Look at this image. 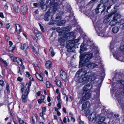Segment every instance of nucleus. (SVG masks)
Returning a JSON list of instances; mask_svg holds the SVG:
<instances>
[{
  "instance_id": "nucleus-1",
  "label": "nucleus",
  "mask_w": 124,
  "mask_h": 124,
  "mask_svg": "<svg viewBox=\"0 0 124 124\" xmlns=\"http://www.w3.org/2000/svg\"><path fill=\"white\" fill-rule=\"evenodd\" d=\"M91 52H92L88 54L85 53L81 54L80 56V61L79 62L80 67H82L86 64V67L89 69H93L99 66L101 62L100 59V57H98L99 55L98 49L97 46L93 45L90 46Z\"/></svg>"
},
{
  "instance_id": "nucleus-2",
  "label": "nucleus",
  "mask_w": 124,
  "mask_h": 124,
  "mask_svg": "<svg viewBox=\"0 0 124 124\" xmlns=\"http://www.w3.org/2000/svg\"><path fill=\"white\" fill-rule=\"evenodd\" d=\"M76 74L80 75L77 80L78 82L83 83V85H84L85 83L89 81L90 77H91L92 80H94L96 78L95 77L96 76L94 73L91 72V75L89 76L87 75V71L84 70L82 69L78 71Z\"/></svg>"
},
{
  "instance_id": "nucleus-3",
  "label": "nucleus",
  "mask_w": 124,
  "mask_h": 124,
  "mask_svg": "<svg viewBox=\"0 0 124 124\" xmlns=\"http://www.w3.org/2000/svg\"><path fill=\"white\" fill-rule=\"evenodd\" d=\"M123 96L121 93L119 91L115 93V97L117 99L122 110H124V101Z\"/></svg>"
},
{
  "instance_id": "nucleus-4",
  "label": "nucleus",
  "mask_w": 124,
  "mask_h": 124,
  "mask_svg": "<svg viewBox=\"0 0 124 124\" xmlns=\"http://www.w3.org/2000/svg\"><path fill=\"white\" fill-rule=\"evenodd\" d=\"M95 29L98 32V35L101 37H104L105 35V31L104 30L101 31V24L94 25Z\"/></svg>"
},
{
  "instance_id": "nucleus-5",
  "label": "nucleus",
  "mask_w": 124,
  "mask_h": 124,
  "mask_svg": "<svg viewBox=\"0 0 124 124\" xmlns=\"http://www.w3.org/2000/svg\"><path fill=\"white\" fill-rule=\"evenodd\" d=\"M61 14L59 13L57 14L56 15V17L55 19V20H50L49 22V25H53L54 24H56L57 23V22H58L59 20H60L61 19Z\"/></svg>"
},
{
  "instance_id": "nucleus-6",
  "label": "nucleus",
  "mask_w": 124,
  "mask_h": 124,
  "mask_svg": "<svg viewBox=\"0 0 124 124\" xmlns=\"http://www.w3.org/2000/svg\"><path fill=\"white\" fill-rule=\"evenodd\" d=\"M100 91V87H97L94 93V98L96 101L97 103H99V102Z\"/></svg>"
},
{
  "instance_id": "nucleus-7",
  "label": "nucleus",
  "mask_w": 124,
  "mask_h": 124,
  "mask_svg": "<svg viewBox=\"0 0 124 124\" xmlns=\"http://www.w3.org/2000/svg\"><path fill=\"white\" fill-rule=\"evenodd\" d=\"M97 114L95 112H93L89 116L88 118L90 121H96L97 120Z\"/></svg>"
},
{
  "instance_id": "nucleus-8",
  "label": "nucleus",
  "mask_w": 124,
  "mask_h": 124,
  "mask_svg": "<svg viewBox=\"0 0 124 124\" xmlns=\"http://www.w3.org/2000/svg\"><path fill=\"white\" fill-rule=\"evenodd\" d=\"M93 86L91 84L89 83L85 85L83 88V93H86L89 92V90L91 89Z\"/></svg>"
},
{
  "instance_id": "nucleus-9",
  "label": "nucleus",
  "mask_w": 124,
  "mask_h": 124,
  "mask_svg": "<svg viewBox=\"0 0 124 124\" xmlns=\"http://www.w3.org/2000/svg\"><path fill=\"white\" fill-rule=\"evenodd\" d=\"M74 33L73 32H71L68 33H67L65 35H63L64 37H65L68 40L70 39V38H72L73 39H75L76 38V36L75 35H74Z\"/></svg>"
},
{
  "instance_id": "nucleus-10",
  "label": "nucleus",
  "mask_w": 124,
  "mask_h": 124,
  "mask_svg": "<svg viewBox=\"0 0 124 124\" xmlns=\"http://www.w3.org/2000/svg\"><path fill=\"white\" fill-rule=\"evenodd\" d=\"M85 95L82 97V101H85L89 99L91 97V94L90 92H88L86 93H83Z\"/></svg>"
},
{
  "instance_id": "nucleus-11",
  "label": "nucleus",
  "mask_w": 124,
  "mask_h": 124,
  "mask_svg": "<svg viewBox=\"0 0 124 124\" xmlns=\"http://www.w3.org/2000/svg\"><path fill=\"white\" fill-rule=\"evenodd\" d=\"M29 92V91H28L27 89H26L24 93H23V94H22L21 98L23 102H27V98Z\"/></svg>"
},
{
  "instance_id": "nucleus-12",
  "label": "nucleus",
  "mask_w": 124,
  "mask_h": 124,
  "mask_svg": "<svg viewBox=\"0 0 124 124\" xmlns=\"http://www.w3.org/2000/svg\"><path fill=\"white\" fill-rule=\"evenodd\" d=\"M67 45L66 46V48L67 49V52H73L74 51L75 49L74 47V45L72 44L69 43H67Z\"/></svg>"
},
{
  "instance_id": "nucleus-13",
  "label": "nucleus",
  "mask_w": 124,
  "mask_h": 124,
  "mask_svg": "<svg viewBox=\"0 0 124 124\" xmlns=\"http://www.w3.org/2000/svg\"><path fill=\"white\" fill-rule=\"evenodd\" d=\"M63 37L60 38L58 40L59 42L60 43V45L61 46H63L64 45L65 42L66 41L67 43V41H68L69 40L67 39L65 37Z\"/></svg>"
},
{
  "instance_id": "nucleus-14",
  "label": "nucleus",
  "mask_w": 124,
  "mask_h": 124,
  "mask_svg": "<svg viewBox=\"0 0 124 124\" xmlns=\"http://www.w3.org/2000/svg\"><path fill=\"white\" fill-rule=\"evenodd\" d=\"M70 27L67 26L64 27L63 29V31L61 33H60V35L62 34V36H63L64 35L66 34L67 33H68L70 31L69 30L70 29Z\"/></svg>"
},
{
  "instance_id": "nucleus-15",
  "label": "nucleus",
  "mask_w": 124,
  "mask_h": 124,
  "mask_svg": "<svg viewBox=\"0 0 124 124\" xmlns=\"http://www.w3.org/2000/svg\"><path fill=\"white\" fill-rule=\"evenodd\" d=\"M60 73L61 78L64 80H65L67 78V75L66 73L62 70L60 71Z\"/></svg>"
},
{
  "instance_id": "nucleus-16",
  "label": "nucleus",
  "mask_w": 124,
  "mask_h": 124,
  "mask_svg": "<svg viewBox=\"0 0 124 124\" xmlns=\"http://www.w3.org/2000/svg\"><path fill=\"white\" fill-rule=\"evenodd\" d=\"M97 120L96 121L99 124L103 123L105 119V117L104 116H97Z\"/></svg>"
},
{
  "instance_id": "nucleus-17",
  "label": "nucleus",
  "mask_w": 124,
  "mask_h": 124,
  "mask_svg": "<svg viewBox=\"0 0 124 124\" xmlns=\"http://www.w3.org/2000/svg\"><path fill=\"white\" fill-rule=\"evenodd\" d=\"M21 13L22 14H24L28 10L26 6L24 5L22 6L21 8Z\"/></svg>"
},
{
  "instance_id": "nucleus-18",
  "label": "nucleus",
  "mask_w": 124,
  "mask_h": 124,
  "mask_svg": "<svg viewBox=\"0 0 124 124\" xmlns=\"http://www.w3.org/2000/svg\"><path fill=\"white\" fill-rule=\"evenodd\" d=\"M16 30L15 31L17 32V33L18 34H20V32L22 31V28L21 26L19 24H16Z\"/></svg>"
},
{
  "instance_id": "nucleus-19",
  "label": "nucleus",
  "mask_w": 124,
  "mask_h": 124,
  "mask_svg": "<svg viewBox=\"0 0 124 124\" xmlns=\"http://www.w3.org/2000/svg\"><path fill=\"white\" fill-rule=\"evenodd\" d=\"M79 39H78L74 40H69L68 41H67V43L70 44V43L72 45H73L74 43H78L79 41Z\"/></svg>"
},
{
  "instance_id": "nucleus-20",
  "label": "nucleus",
  "mask_w": 124,
  "mask_h": 124,
  "mask_svg": "<svg viewBox=\"0 0 124 124\" xmlns=\"http://www.w3.org/2000/svg\"><path fill=\"white\" fill-rule=\"evenodd\" d=\"M90 103L88 101H86L84 103L82 106V110H85L87 106L89 105Z\"/></svg>"
},
{
  "instance_id": "nucleus-21",
  "label": "nucleus",
  "mask_w": 124,
  "mask_h": 124,
  "mask_svg": "<svg viewBox=\"0 0 124 124\" xmlns=\"http://www.w3.org/2000/svg\"><path fill=\"white\" fill-rule=\"evenodd\" d=\"M8 107L10 115L12 116L13 115V109L14 108V105L10 104L8 106Z\"/></svg>"
},
{
  "instance_id": "nucleus-22",
  "label": "nucleus",
  "mask_w": 124,
  "mask_h": 124,
  "mask_svg": "<svg viewBox=\"0 0 124 124\" xmlns=\"http://www.w3.org/2000/svg\"><path fill=\"white\" fill-rule=\"evenodd\" d=\"M29 47L28 45L26 44H22L20 45V48L22 49H25V50H27Z\"/></svg>"
},
{
  "instance_id": "nucleus-23",
  "label": "nucleus",
  "mask_w": 124,
  "mask_h": 124,
  "mask_svg": "<svg viewBox=\"0 0 124 124\" xmlns=\"http://www.w3.org/2000/svg\"><path fill=\"white\" fill-rule=\"evenodd\" d=\"M84 42H83L80 46V53L81 54L84 51H85L87 50V49L85 48H83V47L85 45V44L84 43Z\"/></svg>"
},
{
  "instance_id": "nucleus-24",
  "label": "nucleus",
  "mask_w": 124,
  "mask_h": 124,
  "mask_svg": "<svg viewBox=\"0 0 124 124\" xmlns=\"http://www.w3.org/2000/svg\"><path fill=\"white\" fill-rule=\"evenodd\" d=\"M52 65V62L50 61H46L45 64V66L48 69L50 68Z\"/></svg>"
},
{
  "instance_id": "nucleus-25",
  "label": "nucleus",
  "mask_w": 124,
  "mask_h": 124,
  "mask_svg": "<svg viewBox=\"0 0 124 124\" xmlns=\"http://www.w3.org/2000/svg\"><path fill=\"white\" fill-rule=\"evenodd\" d=\"M121 17V15L118 13H117L115 14L113 18L116 20H117V19L120 18Z\"/></svg>"
},
{
  "instance_id": "nucleus-26",
  "label": "nucleus",
  "mask_w": 124,
  "mask_h": 124,
  "mask_svg": "<svg viewBox=\"0 0 124 124\" xmlns=\"http://www.w3.org/2000/svg\"><path fill=\"white\" fill-rule=\"evenodd\" d=\"M36 78L39 80L41 81H43V79L42 76L38 72L36 73Z\"/></svg>"
},
{
  "instance_id": "nucleus-27",
  "label": "nucleus",
  "mask_w": 124,
  "mask_h": 124,
  "mask_svg": "<svg viewBox=\"0 0 124 124\" xmlns=\"http://www.w3.org/2000/svg\"><path fill=\"white\" fill-rule=\"evenodd\" d=\"M119 30V28L115 26L112 28V31L113 32L116 33L118 32Z\"/></svg>"
},
{
  "instance_id": "nucleus-28",
  "label": "nucleus",
  "mask_w": 124,
  "mask_h": 124,
  "mask_svg": "<svg viewBox=\"0 0 124 124\" xmlns=\"http://www.w3.org/2000/svg\"><path fill=\"white\" fill-rule=\"evenodd\" d=\"M107 7V6L106 7L105 5H104V4H101V5L100 6V7L98 8V10H99V9H102V10H100V11H101V13H102L105 10L106 7Z\"/></svg>"
},
{
  "instance_id": "nucleus-29",
  "label": "nucleus",
  "mask_w": 124,
  "mask_h": 124,
  "mask_svg": "<svg viewBox=\"0 0 124 124\" xmlns=\"http://www.w3.org/2000/svg\"><path fill=\"white\" fill-rule=\"evenodd\" d=\"M120 54H121L120 53H118L117 51H116L115 53L113 54V55L114 57L116 58V59H118V58L120 57Z\"/></svg>"
},
{
  "instance_id": "nucleus-30",
  "label": "nucleus",
  "mask_w": 124,
  "mask_h": 124,
  "mask_svg": "<svg viewBox=\"0 0 124 124\" xmlns=\"http://www.w3.org/2000/svg\"><path fill=\"white\" fill-rule=\"evenodd\" d=\"M117 22V20L113 18V20L110 22L109 25L111 26H114L116 24Z\"/></svg>"
},
{
  "instance_id": "nucleus-31",
  "label": "nucleus",
  "mask_w": 124,
  "mask_h": 124,
  "mask_svg": "<svg viewBox=\"0 0 124 124\" xmlns=\"http://www.w3.org/2000/svg\"><path fill=\"white\" fill-rule=\"evenodd\" d=\"M118 7V6H116L114 7L113 9L110 12L112 14V15H113L116 12V9Z\"/></svg>"
},
{
  "instance_id": "nucleus-32",
  "label": "nucleus",
  "mask_w": 124,
  "mask_h": 124,
  "mask_svg": "<svg viewBox=\"0 0 124 124\" xmlns=\"http://www.w3.org/2000/svg\"><path fill=\"white\" fill-rule=\"evenodd\" d=\"M25 73L26 76L29 78L31 80H33V78L32 77V76L28 72L26 71Z\"/></svg>"
},
{
  "instance_id": "nucleus-33",
  "label": "nucleus",
  "mask_w": 124,
  "mask_h": 124,
  "mask_svg": "<svg viewBox=\"0 0 124 124\" xmlns=\"http://www.w3.org/2000/svg\"><path fill=\"white\" fill-rule=\"evenodd\" d=\"M57 23V25L58 26H61L64 24L66 22V21L65 20H61L59 21Z\"/></svg>"
},
{
  "instance_id": "nucleus-34",
  "label": "nucleus",
  "mask_w": 124,
  "mask_h": 124,
  "mask_svg": "<svg viewBox=\"0 0 124 124\" xmlns=\"http://www.w3.org/2000/svg\"><path fill=\"white\" fill-rule=\"evenodd\" d=\"M31 82L30 81H29L28 83H27L26 84V89H27L28 91H29L30 86L31 85Z\"/></svg>"
},
{
  "instance_id": "nucleus-35",
  "label": "nucleus",
  "mask_w": 124,
  "mask_h": 124,
  "mask_svg": "<svg viewBox=\"0 0 124 124\" xmlns=\"http://www.w3.org/2000/svg\"><path fill=\"white\" fill-rule=\"evenodd\" d=\"M50 16L48 13L45 14L44 16V19L46 21H48L49 20V17Z\"/></svg>"
},
{
  "instance_id": "nucleus-36",
  "label": "nucleus",
  "mask_w": 124,
  "mask_h": 124,
  "mask_svg": "<svg viewBox=\"0 0 124 124\" xmlns=\"http://www.w3.org/2000/svg\"><path fill=\"white\" fill-rule=\"evenodd\" d=\"M55 82L56 84L59 87L61 86V82L60 80L56 79L55 80Z\"/></svg>"
},
{
  "instance_id": "nucleus-37",
  "label": "nucleus",
  "mask_w": 124,
  "mask_h": 124,
  "mask_svg": "<svg viewBox=\"0 0 124 124\" xmlns=\"http://www.w3.org/2000/svg\"><path fill=\"white\" fill-rule=\"evenodd\" d=\"M49 51L51 52V55L52 57H53L55 55V54L54 51L52 47H51L49 49Z\"/></svg>"
},
{
  "instance_id": "nucleus-38",
  "label": "nucleus",
  "mask_w": 124,
  "mask_h": 124,
  "mask_svg": "<svg viewBox=\"0 0 124 124\" xmlns=\"http://www.w3.org/2000/svg\"><path fill=\"white\" fill-rule=\"evenodd\" d=\"M13 9L16 12L18 13V7L16 5H14L13 6Z\"/></svg>"
},
{
  "instance_id": "nucleus-39",
  "label": "nucleus",
  "mask_w": 124,
  "mask_h": 124,
  "mask_svg": "<svg viewBox=\"0 0 124 124\" xmlns=\"http://www.w3.org/2000/svg\"><path fill=\"white\" fill-rule=\"evenodd\" d=\"M101 3H100L97 6V8L95 9V13L96 14H98L99 13V10H98V8H99L100 7V6H101Z\"/></svg>"
},
{
  "instance_id": "nucleus-40",
  "label": "nucleus",
  "mask_w": 124,
  "mask_h": 124,
  "mask_svg": "<svg viewBox=\"0 0 124 124\" xmlns=\"http://www.w3.org/2000/svg\"><path fill=\"white\" fill-rule=\"evenodd\" d=\"M21 91L22 93L23 94V93H24L26 89L25 90V87L24 85H22L21 86Z\"/></svg>"
},
{
  "instance_id": "nucleus-41",
  "label": "nucleus",
  "mask_w": 124,
  "mask_h": 124,
  "mask_svg": "<svg viewBox=\"0 0 124 124\" xmlns=\"http://www.w3.org/2000/svg\"><path fill=\"white\" fill-rule=\"evenodd\" d=\"M15 46L13 47L10 46L9 48V52H12L15 49Z\"/></svg>"
},
{
  "instance_id": "nucleus-42",
  "label": "nucleus",
  "mask_w": 124,
  "mask_h": 124,
  "mask_svg": "<svg viewBox=\"0 0 124 124\" xmlns=\"http://www.w3.org/2000/svg\"><path fill=\"white\" fill-rule=\"evenodd\" d=\"M36 37L39 39H40L42 37V34L40 32L36 35Z\"/></svg>"
},
{
  "instance_id": "nucleus-43",
  "label": "nucleus",
  "mask_w": 124,
  "mask_h": 124,
  "mask_svg": "<svg viewBox=\"0 0 124 124\" xmlns=\"http://www.w3.org/2000/svg\"><path fill=\"white\" fill-rule=\"evenodd\" d=\"M0 60L5 65L7 66L8 65V64L7 62L6 61H5L4 60L2 59L0 57Z\"/></svg>"
},
{
  "instance_id": "nucleus-44",
  "label": "nucleus",
  "mask_w": 124,
  "mask_h": 124,
  "mask_svg": "<svg viewBox=\"0 0 124 124\" xmlns=\"http://www.w3.org/2000/svg\"><path fill=\"white\" fill-rule=\"evenodd\" d=\"M46 86L47 88H49L52 86V85L48 81H47L46 82Z\"/></svg>"
},
{
  "instance_id": "nucleus-45",
  "label": "nucleus",
  "mask_w": 124,
  "mask_h": 124,
  "mask_svg": "<svg viewBox=\"0 0 124 124\" xmlns=\"http://www.w3.org/2000/svg\"><path fill=\"white\" fill-rule=\"evenodd\" d=\"M19 59V58L14 57L13 58V61L14 62H16L17 63Z\"/></svg>"
},
{
  "instance_id": "nucleus-46",
  "label": "nucleus",
  "mask_w": 124,
  "mask_h": 124,
  "mask_svg": "<svg viewBox=\"0 0 124 124\" xmlns=\"http://www.w3.org/2000/svg\"><path fill=\"white\" fill-rule=\"evenodd\" d=\"M22 60L21 59H19L17 63L19 65H21L23 64Z\"/></svg>"
},
{
  "instance_id": "nucleus-47",
  "label": "nucleus",
  "mask_w": 124,
  "mask_h": 124,
  "mask_svg": "<svg viewBox=\"0 0 124 124\" xmlns=\"http://www.w3.org/2000/svg\"><path fill=\"white\" fill-rule=\"evenodd\" d=\"M98 1V0H92L89 2V3H93V4L94 3H97Z\"/></svg>"
},
{
  "instance_id": "nucleus-48",
  "label": "nucleus",
  "mask_w": 124,
  "mask_h": 124,
  "mask_svg": "<svg viewBox=\"0 0 124 124\" xmlns=\"http://www.w3.org/2000/svg\"><path fill=\"white\" fill-rule=\"evenodd\" d=\"M4 85V81L3 80H0V85L2 86H3Z\"/></svg>"
},
{
  "instance_id": "nucleus-49",
  "label": "nucleus",
  "mask_w": 124,
  "mask_h": 124,
  "mask_svg": "<svg viewBox=\"0 0 124 124\" xmlns=\"http://www.w3.org/2000/svg\"><path fill=\"white\" fill-rule=\"evenodd\" d=\"M37 101L38 102V103L39 104H40L42 103V102H43L44 103L45 102V101H43L41 100L40 99H38L37 100Z\"/></svg>"
},
{
  "instance_id": "nucleus-50",
  "label": "nucleus",
  "mask_w": 124,
  "mask_h": 124,
  "mask_svg": "<svg viewBox=\"0 0 124 124\" xmlns=\"http://www.w3.org/2000/svg\"><path fill=\"white\" fill-rule=\"evenodd\" d=\"M110 20L109 19V18L108 17L104 20V22L105 23H106L108 22Z\"/></svg>"
},
{
  "instance_id": "nucleus-51",
  "label": "nucleus",
  "mask_w": 124,
  "mask_h": 124,
  "mask_svg": "<svg viewBox=\"0 0 124 124\" xmlns=\"http://www.w3.org/2000/svg\"><path fill=\"white\" fill-rule=\"evenodd\" d=\"M6 89L8 91H9V85L7 83H6Z\"/></svg>"
},
{
  "instance_id": "nucleus-52",
  "label": "nucleus",
  "mask_w": 124,
  "mask_h": 124,
  "mask_svg": "<svg viewBox=\"0 0 124 124\" xmlns=\"http://www.w3.org/2000/svg\"><path fill=\"white\" fill-rule=\"evenodd\" d=\"M8 6L7 4L6 3L5 5L4 8H5V10H6L8 9Z\"/></svg>"
},
{
  "instance_id": "nucleus-53",
  "label": "nucleus",
  "mask_w": 124,
  "mask_h": 124,
  "mask_svg": "<svg viewBox=\"0 0 124 124\" xmlns=\"http://www.w3.org/2000/svg\"><path fill=\"white\" fill-rule=\"evenodd\" d=\"M108 6H107V10L111 8V6L112 5H110L109 3H108Z\"/></svg>"
},
{
  "instance_id": "nucleus-54",
  "label": "nucleus",
  "mask_w": 124,
  "mask_h": 124,
  "mask_svg": "<svg viewBox=\"0 0 124 124\" xmlns=\"http://www.w3.org/2000/svg\"><path fill=\"white\" fill-rule=\"evenodd\" d=\"M20 68L19 67H17V72L18 73H20V74L21 75L22 74L20 72Z\"/></svg>"
},
{
  "instance_id": "nucleus-55",
  "label": "nucleus",
  "mask_w": 124,
  "mask_h": 124,
  "mask_svg": "<svg viewBox=\"0 0 124 124\" xmlns=\"http://www.w3.org/2000/svg\"><path fill=\"white\" fill-rule=\"evenodd\" d=\"M46 111V107H44L42 108V112L44 113Z\"/></svg>"
},
{
  "instance_id": "nucleus-56",
  "label": "nucleus",
  "mask_w": 124,
  "mask_h": 124,
  "mask_svg": "<svg viewBox=\"0 0 124 124\" xmlns=\"http://www.w3.org/2000/svg\"><path fill=\"white\" fill-rule=\"evenodd\" d=\"M61 104H57V106L58 108L59 109H60L61 108Z\"/></svg>"
},
{
  "instance_id": "nucleus-57",
  "label": "nucleus",
  "mask_w": 124,
  "mask_h": 124,
  "mask_svg": "<svg viewBox=\"0 0 124 124\" xmlns=\"http://www.w3.org/2000/svg\"><path fill=\"white\" fill-rule=\"evenodd\" d=\"M0 17L2 18H4L3 14V13L2 12H1L0 13Z\"/></svg>"
},
{
  "instance_id": "nucleus-58",
  "label": "nucleus",
  "mask_w": 124,
  "mask_h": 124,
  "mask_svg": "<svg viewBox=\"0 0 124 124\" xmlns=\"http://www.w3.org/2000/svg\"><path fill=\"white\" fill-rule=\"evenodd\" d=\"M17 80L18 81H22L23 80V79L22 78L20 77H19L17 78Z\"/></svg>"
},
{
  "instance_id": "nucleus-59",
  "label": "nucleus",
  "mask_w": 124,
  "mask_h": 124,
  "mask_svg": "<svg viewBox=\"0 0 124 124\" xmlns=\"http://www.w3.org/2000/svg\"><path fill=\"white\" fill-rule=\"evenodd\" d=\"M40 93L41 91H38L37 93H36V94L37 95V96H39L40 95Z\"/></svg>"
},
{
  "instance_id": "nucleus-60",
  "label": "nucleus",
  "mask_w": 124,
  "mask_h": 124,
  "mask_svg": "<svg viewBox=\"0 0 124 124\" xmlns=\"http://www.w3.org/2000/svg\"><path fill=\"white\" fill-rule=\"evenodd\" d=\"M45 96L44 95H42L41 96V100L43 101H44L45 98Z\"/></svg>"
},
{
  "instance_id": "nucleus-61",
  "label": "nucleus",
  "mask_w": 124,
  "mask_h": 124,
  "mask_svg": "<svg viewBox=\"0 0 124 124\" xmlns=\"http://www.w3.org/2000/svg\"><path fill=\"white\" fill-rule=\"evenodd\" d=\"M40 28L41 29V31H43L44 32L45 31V30L44 28L42 26H40Z\"/></svg>"
},
{
  "instance_id": "nucleus-62",
  "label": "nucleus",
  "mask_w": 124,
  "mask_h": 124,
  "mask_svg": "<svg viewBox=\"0 0 124 124\" xmlns=\"http://www.w3.org/2000/svg\"><path fill=\"white\" fill-rule=\"evenodd\" d=\"M47 101L49 102H50L51 101V99L49 96H48L47 97Z\"/></svg>"
},
{
  "instance_id": "nucleus-63",
  "label": "nucleus",
  "mask_w": 124,
  "mask_h": 124,
  "mask_svg": "<svg viewBox=\"0 0 124 124\" xmlns=\"http://www.w3.org/2000/svg\"><path fill=\"white\" fill-rule=\"evenodd\" d=\"M67 118L66 117H64L63 120V122L64 123H66L67 122Z\"/></svg>"
},
{
  "instance_id": "nucleus-64",
  "label": "nucleus",
  "mask_w": 124,
  "mask_h": 124,
  "mask_svg": "<svg viewBox=\"0 0 124 124\" xmlns=\"http://www.w3.org/2000/svg\"><path fill=\"white\" fill-rule=\"evenodd\" d=\"M6 27L7 28V29H8L10 27V25H9V24H7L6 25Z\"/></svg>"
}]
</instances>
